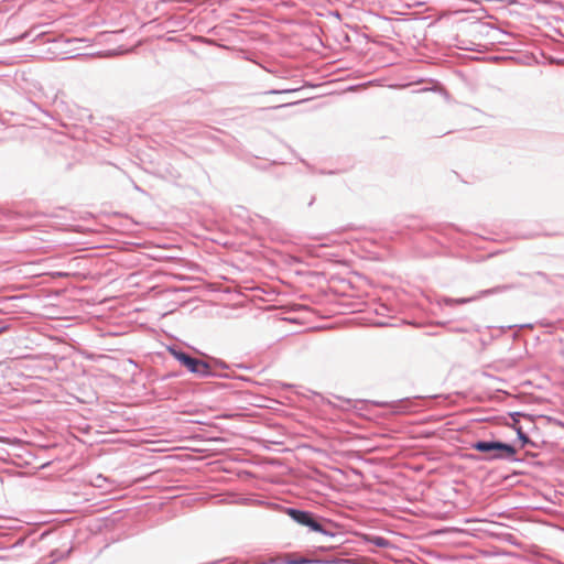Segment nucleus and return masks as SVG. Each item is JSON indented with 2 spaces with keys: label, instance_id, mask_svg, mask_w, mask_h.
Segmentation results:
<instances>
[{
  "label": "nucleus",
  "instance_id": "f257e3e1",
  "mask_svg": "<svg viewBox=\"0 0 564 564\" xmlns=\"http://www.w3.org/2000/svg\"><path fill=\"white\" fill-rule=\"evenodd\" d=\"M475 451L486 453L487 459H500L505 457H512L516 454L513 446L501 442H485L479 441L471 445Z\"/></svg>",
  "mask_w": 564,
  "mask_h": 564
},
{
  "label": "nucleus",
  "instance_id": "f03ea898",
  "mask_svg": "<svg viewBox=\"0 0 564 564\" xmlns=\"http://www.w3.org/2000/svg\"><path fill=\"white\" fill-rule=\"evenodd\" d=\"M171 355L178 360L184 367H186L191 372L198 375H208L209 366L197 358H193L185 352L177 351L175 349H170Z\"/></svg>",
  "mask_w": 564,
  "mask_h": 564
},
{
  "label": "nucleus",
  "instance_id": "7ed1b4c3",
  "mask_svg": "<svg viewBox=\"0 0 564 564\" xmlns=\"http://www.w3.org/2000/svg\"><path fill=\"white\" fill-rule=\"evenodd\" d=\"M286 513L299 524L308 527L311 530L322 532V525L312 517L310 512L296 509H288Z\"/></svg>",
  "mask_w": 564,
  "mask_h": 564
},
{
  "label": "nucleus",
  "instance_id": "20e7f679",
  "mask_svg": "<svg viewBox=\"0 0 564 564\" xmlns=\"http://www.w3.org/2000/svg\"><path fill=\"white\" fill-rule=\"evenodd\" d=\"M283 563L284 564H307V563H311V561L305 557H302V556L286 555L285 558L283 560Z\"/></svg>",
  "mask_w": 564,
  "mask_h": 564
},
{
  "label": "nucleus",
  "instance_id": "39448f33",
  "mask_svg": "<svg viewBox=\"0 0 564 564\" xmlns=\"http://www.w3.org/2000/svg\"><path fill=\"white\" fill-rule=\"evenodd\" d=\"M519 438L522 441L523 445L529 443L528 436L522 432L521 429H518L517 431Z\"/></svg>",
  "mask_w": 564,
  "mask_h": 564
},
{
  "label": "nucleus",
  "instance_id": "423d86ee",
  "mask_svg": "<svg viewBox=\"0 0 564 564\" xmlns=\"http://www.w3.org/2000/svg\"><path fill=\"white\" fill-rule=\"evenodd\" d=\"M4 557L0 554V564H3Z\"/></svg>",
  "mask_w": 564,
  "mask_h": 564
}]
</instances>
